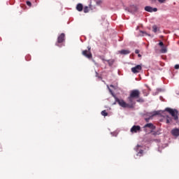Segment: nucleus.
Returning <instances> with one entry per match:
<instances>
[{
    "label": "nucleus",
    "mask_w": 179,
    "mask_h": 179,
    "mask_svg": "<svg viewBox=\"0 0 179 179\" xmlns=\"http://www.w3.org/2000/svg\"><path fill=\"white\" fill-rule=\"evenodd\" d=\"M140 96L141 92H139L138 90H134L130 92V94L127 97V100L133 105L134 107H135V104H136V101L135 99H139Z\"/></svg>",
    "instance_id": "f257e3e1"
},
{
    "label": "nucleus",
    "mask_w": 179,
    "mask_h": 179,
    "mask_svg": "<svg viewBox=\"0 0 179 179\" xmlns=\"http://www.w3.org/2000/svg\"><path fill=\"white\" fill-rule=\"evenodd\" d=\"M115 101L116 103H118L119 106L123 108H134V105L129 102L128 99L127 103V102L124 101V99H120L118 98H115Z\"/></svg>",
    "instance_id": "f03ea898"
},
{
    "label": "nucleus",
    "mask_w": 179,
    "mask_h": 179,
    "mask_svg": "<svg viewBox=\"0 0 179 179\" xmlns=\"http://www.w3.org/2000/svg\"><path fill=\"white\" fill-rule=\"evenodd\" d=\"M165 111L169 113L176 122H178V110L176 109H171L170 108H166Z\"/></svg>",
    "instance_id": "7ed1b4c3"
},
{
    "label": "nucleus",
    "mask_w": 179,
    "mask_h": 179,
    "mask_svg": "<svg viewBox=\"0 0 179 179\" xmlns=\"http://www.w3.org/2000/svg\"><path fill=\"white\" fill-rule=\"evenodd\" d=\"M64 41H65V34L62 33L58 36L56 45H57V47H59V44L64 43Z\"/></svg>",
    "instance_id": "20e7f679"
},
{
    "label": "nucleus",
    "mask_w": 179,
    "mask_h": 179,
    "mask_svg": "<svg viewBox=\"0 0 179 179\" xmlns=\"http://www.w3.org/2000/svg\"><path fill=\"white\" fill-rule=\"evenodd\" d=\"M141 131L142 129L139 125H134L130 129L131 134H138V132H141Z\"/></svg>",
    "instance_id": "39448f33"
},
{
    "label": "nucleus",
    "mask_w": 179,
    "mask_h": 179,
    "mask_svg": "<svg viewBox=\"0 0 179 179\" xmlns=\"http://www.w3.org/2000/svg\"><path fill=\"white\" fill-rule=\"evenodd\" d=\"M141 71H142V65L141 64L131 68V72H133V73H139Z\"/></svg>",
    "instance_id": "423d86ee"
},
{
    "label": "nucleus",
    "mask_w": 179,
    "mask_h": 179,
    "mask_svg": "<svg viewBox=\"0 0 179 179\" xmlns=\"http://www.w3.org/2000/svg\"><path fill=\"white\" fill-rule=\"evenodd\" d=\"M82 54L83 55H84V57L88 58V59H91V58H92L93 57V55H92L91 51L83 50Z\"/></svg>",
    "instance_id": "0eeeda50"
},
{
    "label": "nucleus",
    "mask_w": 179,
    "mask_h": 179,
    "mask_svg": "<svg viewBox=\"0 0 179 179\" xmlns=\"http://www.w3.org/2000/svg\"><path fill=\"white\" fill-rule=\"evenodd\" d=\"M145 10H146V12H157V8H152L151 6H145Z\"/></svg>",
    "instance_id": "6e6552de"
},
{
    "label": "nucleus",
    "mask_w": 179,
    "mask_h": 179,
    "mask_svg": "<svg viewBox=\"0 0 179 179\" xmlns=\"http://www.w3.org/2000/svg\"><path fill=\"white\" fill-rule=\"evenodd\" d=\"M144 129H145V128H149L150 129H152V131L156 129V126H154L152 123H148L146 124L144 127H143Z\"/></svg>",
    "instance_id": "1a4fd4ad"
},
{
    "label": "nucleus",
    "mask_w": 179,
    "mask_h": 179,
    "mask_svg": "<svg viewBox=\"0 0 179 179\" xmlns=\"http://www.w3.org/2000/svg\"><path fill=\"white\" fill-rule=\"evenodd\" d=\"M171 134L173 135V136H179V129H173L171 131Z\"/></svg>",
    "instance_id": "9d476101"
},
{
    "label": "nucleus",
    "mask_w": 179,
    "mask_h": 179,
    "mask_svg": "<svg viewBox=\"0 0 179 179\" xmlns=\"http://www.w3.org/2000/svg\"><path fill=\"white\" fill-rule=\"evenodd\" d=\"M138 10V6H131L129 8V11L132 13H134V12H136Z\"/></svg>",
    "instance_id": "9b49d317"
},
{
    "label": "nucleus",
    "mask_w": 179,
    "mask_h": 179,
    "mask_svg": "<svg viewBox=\"0 0 179 179\" xmlns=\"http://www.w3.org/2000/svg\"><path fill=\"white\" fill-rule=\"evenodd\" d=\"M119 52L122 55H127V54H131V51L128 50H120Z\"/></svg>",
    "instance_id": "f8f14e48"
},
{
    "label": "nucleus",
    "mask_w": 179,
    "mask_h": 179,
    "mask_svg": "<svg viewBox=\"0 0 179 179\" xmlns=\"http://www.w3.org/2000/svg\"><path fill=\"white\" fill-rule=\"evenodd\" d=\"M76 9L78 12H82L83 10V5L82 3L77 4Z\"/></svg>",
    "instance_id": "ddd939ff"
},
{
    "label": "nucleus",
    "mask_w": 179,
    "mask_h": 179,
    "mask_svg": "<svg viewBox=\"0 0 179 179\" xmlns=\"http://www.w3.org/2000/svg\"><path fill=\"white\" fill-rule=\"evenodd\" d=\"M173 120H174L173 117L166 116V124H171L173 122Z\"/></svg>",
    "instance_id": "4468645a"
},
{
    "label": "nucleus",
    "mask_w": 179,
    "mask_h": 179,
    "mask_svg": "<svg viewBox=\"0 0 179 179\" xmlns=\"http://www.w3.org/2000/svg\"><path fill=\"white\" fill-rule=\"evenodd\" d=\"M157 30H159V28H157V25H154L152 27V31H154V33H157Z\"/></svg>",
    "instance_id": "2eb2a0df"
},
{
    "label": "nucleus",
    "mask_w": 179,
    "mask_h": 179,
    "mask_svg": "<svg viewBox=\"0 0 179 179\" xmlns=\"http://www.w3.org/2000/svg\"><path fill=\"white\" fill-rule=\"evenodd\" d=\"M161 52L162 54H166V52H167V49L166 48V47L163 46L162 48L161 49Z\"/></svg>",
    "instance_id": "dca6fc26"
},
{
    "label": "nucleus",
    "mask_w": 179,
    "mask_h": 179,
    "mask_svg": "<svg viewBox=\"0 0 179 179\" xmlns=\"http://www.w3.org/2000/svg\"><path fill=\"white\" fill-rule=\"evenodd\" d=\"M88 8L91 9V10H93L94 9H96V7L94 6H92V2H90V3L89 4V6H88Z\"/></svg>",
    "instance_id": "f3484780"
},
{
    "label": "nucleus",
    "mask_w": 179,
    "mask_h": 179,
    "mask_svg": "<svg viewBox=\"0 0 179 179\" xmlns=\"http://www.w3.org/2000/svg\"><path fill=\"white\" fill-rule=\"evenodd\" d=\"M101 115H103V117H107V115H108V113L106 110H102Z\"/></svg>",
    "instance_id": "a211bd4d"
},
{
    "label": "nucleus",
    "mask_w": 179,
    "mask_h": 179,
    "mask_svg": "<svg viewBox=\"0 0 179 179\" xmlns=\"http://www.w3.org/2000/svg\"><path fill=\"white\" fill-rule=\"evenodd\" d=\"M89 12V6H85L84 8V13H87Z\"/></svg>",
    "instance_id": "6ab92c4d"
},
{
    "label": "nucleus",
    "mask_w": 179,
    "mask_h": 179,
    "mask_svg": "<svg viewBox=\"0 0 179 179\" xmlns=\"http://www.w3.org/2000/svg\"><path fill=\"white\" fill-rule=\"evenodd\" d=\"M137 99H138L136 100V101H137L138 103H143V101H145L143 100V99H142V98H137Z\"/></svg>",
    "instance_id": "aec40b11"
},
{
    "label": "nucleus",
    "mask_w": 179,
    "mask_h": 179,
    "mask_svg": "<svg viewBox=\"0 0 179 179\" xmlns=\"http://www.w3.org/2000/svg\"><path fill=\"white\" fill-rule=\"evenodd\" d=\"M142 155H143V150H141L138 154L137 156H142Z\"/></svg>",
    "instance_id": "412c9836"
},
{
    "label": "nucleus",
    "mask_w": 179,
    "mask_h": 179,
    "mask_svg": "<svg viewBox=\"0 0 179 179\" xmlns=\"http://www.w3.org/2000/svg\"><path fill=\"white\" fill-rule=\"evenodd\" d=\"M151 118H152V116L150 117L145 118V120L147 122H149V121L150 120Z\"/></svg>",
    "instance_id": "4be33fe9"
},
{
    "label": "nucleus",
    "mask_w": 179,
    "mask_h": 179,
    "mask_svg": "<svg viewBox=\"0 0 179 179\" xmlns=\"http://www.w3.org/2000/svg\"><path fill=\"white\" fill-rule=\"evenodd\" d=\"M159 45H160L161 47H164V43H163V42H159Z\"/></svg>",
    "instance_id": "5701e85b"
},
{
    "label": "nucleus",
    "mask_w": 179,
    "mask_h": 179,
    "mask_svg": "<svg viewBox=\"0 0 179 179\" xmlns=\"http://www.w3.org/2000/svg\"><path fill=\"white\" fill-rule=\"evenodd\" d=\"M139 148H142V146H141V145H138L136 146V151H137V152H138V150Z\"/></svg>",
    "instance_id": "b1692460"
},
{
    "label": "nucleus",
    "mask_w": 179,
    "mask_h": 179,
    "mask_svg": "<svg viewBox=\"0 0 179 179\" xmlns=\"http://www.w3.org/2000/svg\"><path fill=\"white\" fill-rule=\"evenodd\" d=\"M159 3H164V2H166V0H158Z\"/></svg>",
    "instance_id": "393cba45"
},
{
    "label": "nucleus",
    "mask_w": 179,
    "mask_h": 179,
    "mask_svg": "<svg viewBox=\"0 0 179 179\" xmlns=\"http://www.w3.org/2000/svg\"><path fill=\"white\" fill-rule=\"evenodd\" d=\"M27 5L28 6H31V2H30V1H27Z\"/></svg>",
    "instance_id": "a878e982"
},
{
    "label": "nucleus",
    "mask_w": 179,
    "mask_h": 179,
    "mask_svg": "<svg viewBox=\"0 0 179 179\" xmlns=\"http://www.w3.org/2000/svg\"><path fill=\"white\" fill-rule=\"evenodd\" d=\"M175 69H179V64L175 65Z\"/></svg>",
    "instance_id": "bb28decb"
},
{
    "label": "nucleus",
    "mask_w": 179,
    "mask_h": 179,
    "mask_svg": "<svg viewBox=\"0 0 179 179\" xmlns=\"http://www.w3.org/2000/svg\"><path fill=\"white\" fill-rule=\"evenodd\" d=\"M151 132H152V135H154V136L157 135V132H156V131H151Z\"/></svg>",
    "instance_id": "cd10ccee"
},
{
    "label": "nucleus",
    "mask_w": 179,
    "mask_h": 179,
    "mask_svg": "<svg viewBox=\"0 0 179 179\" xmlns=\"http://www.w3.org/2000/svg\"><path fill=\"white\" fill-rule=\"evenodd\" d=\"M139 52H141V51L139 50H135V54H139Z\"/></svg>",
    "instance_id": "c85d7f7f"
},
{
    "label": "nucleus",
    "mask_w": 179,
    "mask_h": 179,
    "mask_svg": "<svg viewBox=\"0 0 179 179\" xmlns=\"http://www.w3.org/2000/svg\"><path fill=\"white\" fill-rule=\"evenodd\" d=\"M96 78H99V79H101V77L99 76V73L96 72Z\"/></svg>",
    "instance_id": "c756f323"
},
{
    "label": "nucleus",
    "mask_w": 179,
    "mask_h": 179,
    "mask_svg": "<svg viewBox=\"0 0 179 179\" xmlns=\"http://www.w3.org/2000/svg\"><path fill=\"white\" fill-rule=\"evenodd\" d=\"M87 50H88L87 51H90V50H92V48L90 46H88Z\"/></svg>",
    "instance_id": "7c9ffc66"
},
{
    "label": "nucleus",
    "mask_w": 179,
    "mask_h": 179,
    "mask_svg": "<svg viewBox=\"0 0 179 179\" xmlns=\"http://www.w3.org/2000/svg\"><path fill=\"white\" fill-rule=\"evenodd\" d=\"M138 58H141L142 57V55H141V54H138Z\"/></svg>",
    "instance_id": "2f4dec72"
},
{
    "label": "nucleus",
    "mask_w": 179,
    "mask_h": 179,
    "mask_svg": "<svg viewBox=\"0 0 179 179\" xmlns=\"http://www.w3.org/2000/svg\"><path fill=\"white\" fill-rule=\"evenodd\" d=\"M141 33H144L143 31H141Z\"/></svg>",
    "instance_id": "473e14b6"
}]
</instances>
